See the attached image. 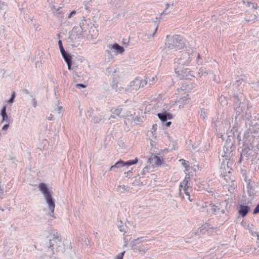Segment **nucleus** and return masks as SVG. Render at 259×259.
Returning <instances> with one entry per match:
<instances>
[{"label": "nucleus", "instance_id": "nucleus-1", "mask_svg": "<svg viewBox=\"0 0 259 259\" xmlns=\"http://www.w3.org/2000/svg\"><path fill=\"white\" fill-rule=\"evenodd\" d=\"M186 39L182 35L175 34L167 35L165 39V47L168 50L178 51L183 49L186 46Z\"/></svg>", "mask_w": 259, "mask_h": 259}, {"label": "nucleus", "instance_id": "nucleus-2", "mask_svg": "<svg viewBox=\"0 0 259 259\" xmlns=\"http://www.w3.org/2000/svg\"><path fill=\"white\" fill-rule=\"evenodd\" d=\"M38 188L39 190L43 194L47 203H48L49 209L52 213L51 216L55 218L56 217L54 216V214L55 204L54 201L53 199L51 192L49 190L47 187V185L45 183L39 184L38 185Z\"/></svg>", "mask_w": 259, "mask_h": 259}, {"label": "nucleus", "instance_id": "nucleus-3", "mask_svg": "<svg viewBox=\"0 0 259 259\" xmlns=\"http://www.w3.org/2000/svg\"><path fill=\"white\" fill-rule=\"evenodd\" d=\"M191 179L190 177H185L184 179L180 183L179 185V193L180 196H182L184 197L183 193L188 196V199L190 202L192 201V200L190 197V193L192 192V187L190 185Z\"/></svg>", "mask_w": 259, "mask_h": 259}, {"label": "nucleus", "instance_id": "nucleus-4", "mask_svg": "<svg viewBox=\"0 0 259 259\" xmlns=\"http://www.w3.org/2000/svg\"><path fill=\"white\" fill-rule=\"evenodd\" d=\"M53 236L50 239L49 247L53 249H57L62 243V239L59 234L56 230L52 232Z\"/></svg>", "mask_w": 259, "mask_h": 259}, {"label": "nucleus", "instance_id": "nucleus-5", "mask_svg": "<svg viewBox=\"0 0 259 259\" xmlns=\"http://www.w3.org/2000/svg\"><path fill=\"white\" fill-rule=\"evenodd\" d=\"M163 161V159L162 157L156 155L152 156L148 159L149 162L153 167L158 166L161 165Z\"/></svg>", "mask_w": 259, "mask_h": 259}, {"label": "nucleus", "instance_id": "nucleus-6", "mask_svg": "<svg viewBox=\"0 0 259 259\" xmlns=\"http://www.w3.org/2000/svg\"><path fill=\"white\" fill-rule=\"evenodd\" d=\"M157 116L162 122L166 121L167 119H171L173 118L172 114L169 112H167V111L158 113Z\"/></svg>", "mask_w": 259, "mask_h": 259}, {"label": "nucleus", "instance_id": "nucleus-7", "mask_svg": "<svg viewBox=\"0 0 259 259\" xmlns=\"http://www.w3.org/2000/svg\"><path fill=\"white\" fill-rule=\"evenodd\" d=\"M249 209V207L247 205H240L238 207V213L242 217H244L247 214Z\"/></svg>", "mask_w": 259, "mask_h": 259}, {"label": "nucleus", "instance_id": "nucleus-8", "mask_svg": "<svg viewBox=\"0 0 259 259\" xmlns=\"http://www.w3.org/2000/svg\"><path fill=\"white\" fill-rule=\"evenodd\" d=\"M61 54L65 62L67 64L68 69L71 70V57L69 54H67L65 51L61 53Z\"/></svg>", "mask_w": 259, "mask_h": 259}, {"label": "nucleus", "instance_id": "nucleus-9", "mask_svg": "<svg viewBox=\"0 0 259 259\" xmlns=\"http://www.w3.org/2000/svg\"><path fill=\"white\" fill-rule=\"evenodd\" d=\"M133 83L137 86L139 85L138 89H139L140 88H143L144 86H145L147 83V81L145 79L140 80L137 79L133 81Z\"/></svg>", "mask_w": 259, "mask_h": 259}, {"label": "nucleus", "instance_id": "nucleus-10", "mask_svg": "<svg viewBox=\"0 0 259 259\" xmlns=\"http://www.w3.org/2000/svg\"><path fill=\"white\" fill-rule=\"evenodd\" d=\"M1 114L2 116V122L5 121H7L8 119V115L7 114V113H6V106H4L2 110H1Z\"/></svg>", "mask_w": 259, "mask_h": 259}, {"label": "nucleus", "instance_id": "nucleus-11", "mask_svg": "<svg viewBox=\"0 0 259 259\" xmlns=\"http://www.w3.org/2000/svg\"><path fill=\"white\" fill-rule=\"evenodd\" d=\"M112 48L114 50H117L118 52V53L120 54H122L124 51V48L122 47L119 46L117 43L114 44L112 46Z\"/></svg>", "mask_w": 259, "mask_h": 259}, {"label": "nucleus", "instance_id": "nucleus-12", "mask_svg": "<svg viewBox=\"0 0 259 259\" xmlns=\"http://www.w3.org/2000/svg\"><path fill=\"white\" fill-rule=\"evenodd\" d=\"M138 161V158H136L134 160H131L127 161L126 162H124L122 160V166H125V165H131L136 164Z\"/></svg>", "mask_w": 259, "mask_h": 259}, {"label": "nucleus", "instance_id": "nucleus-13", "mask_svg": "<svg viewBox=\"0 0 259 259\" xmlns=\"http://www.w3.org/2000/svg\"><path fill=\"white\" fill-rule=\"evenodd\" d=\"M179 161L181 162V164L185 167L186 170H188L189 167V162L184 159H181Z\"/></svg>", "mask_w": 259, "mask_h": 259}, {"label": "nucleus", "instance_id": "nucleus-14", "mask_svg": "<svg viewBox=\"0 0 259 259\" xmlns=\"http://www.w3.org/2000/svg\"><path fill=\"white\" fill-rule=\"evenodd\" d=\"M122 160H120L117 162L114 165H112L110 168V170H112L114 167H119L122 166Z\"/></svg>", "mask_w": 259, "mask_h": 259}, {"label": "nucleus", "instance_id": "nucleus-15", "mask_svg": "<svg viewBox=\"0 0 259 259\" xmlns=\"http://www.w3.org/2000/svg\"><path fill=\"white\" fill-rule=\"evenodd\" d=\"M157 79V76L155 75L153 76L151 79H149V82L150 84H154Z\"/></svg>", "mask_w": 259, "mask_h": 259}, {"label": "nucleus", "instance_id": "nucleus-16", "mask_svg": "<svg viewBox=\"0 0 259 259\" xmlns=\"http://www.w3.org/2000/svg\"><path fill=\"white\" fill-rule=\"evenodd\" d=\"M243 3L247 7H250L251 6V2H250L249 0H243Z\"/></svg>", "mask_w": 259, "mask_h": 259}, {"label": "nucleus", "instance_id": "nucleus-17", "mask_svg": "<svg viewBox=\"0 0 259 259\" xmlns=\"http://www.w3.org/2000/svg\"><path fill=\"white\" fill-rule=\"evenodd\" d=\"M58 44H59V48H60V50L61 53H63V52H65V50H64V49L63 48V45H62V41L61 40H59Z\"/></svg>", "mask_w": 259, "mask_h": 259}, {"label": "nucleus", "instance_id": "nucleus-18", "mask_svg": "<svg viewBox=\"0 0 259 259\" xmlns=\"http://www.w3.org/2000/svg\"><path fill=\"white\" fill-rule=\"evenodd\" d=\"M121 110L122 109L121 108L115 109L113 111V113L119 115L121 113Z\"/></svg>", "mask_w": 259, "mask_h": 259}, {"label": "nucleus", "instance_id": "nucleus-19", "mask_svg": "<svg viewBox=\"0 0 259 259\" xmlns=\"http://www.w3.org/2000/svg\"><path fill=\"white\" fill-rule=\"evenodd\" d=\"M124 253H125V251H123V252H121V253L118 254L117 255L116 259H123Z\"/></svg>", "mask_w": 259, "mask_h": 259}, {"label": "nucleus", "instance_id": "nucleus-20", "mask_svg": "<svg viewBox=\"0 0 259 259\" xmlns=\"http://www.w3.org/2000/svg\"><path fill=\"white\" fill-rule=\"evenodd\" d=\"M87 86L81 83H77L76 84V87L78 88H85Z\"/></svg>", "mask_w": 259, "mask_h": 259}, {"label": "nucleus", "instance_id": "nucleus-21", "mask_svg": "<svg viewBox=\"0 0 259 259\" xmlns=\"http://www.w3.org/2000/svg\"><path fill=\"white\" fill-rule=\"evenodd\" d=\"M253 9H257V4L255 3H251V6Z\"/></svg>", "mask_w": 259, "mask_h": 259}, {"label": "nucleus", "instance_id": "nucleus-22", "mask_svg": "<svg viewBox=\"0 0 259 259\" xmlns=\"http://www.w3.org/2000/svg\"><path fill=\"white\" fill-rule=\"evenodd\" d=\"M9 124H5L3 127H2V130L3 131H7L8 130V128H9Z\"/></svg>", "mask_w": 259, "mask_h": 259}, {"label": "nucleus", "instance_id": "nucleus-23", "mask_svg": "<svg viewBox=\"0 0 259 259\" xmlns=\"http://www.w3.org/2000/svg\"><path fill=\"white\" fill-rule=\"evenodd\" d=\"M76 12L74 11H72L68 15V18H70L73 14H75Z\"/></svg>", "mask_w": 259, "mask_h": 259}, {"label": "nucleus", "instance_id": "nucleus-24", "mask_svg": "<svg viewBox=\"0 0 259 259\" xmlns=\"http://www.w3.org/2000/svg\"><path fill=\"white\" fill-rule=\"evenodd\" d=\"M3 193H4L3 189L0 186V196L3 195Z\"/></svg>", "mask_w": 259, "mask_h": 259}, {"label": "nucleus", "instance_id": "nucleus-25", "mask_svg": "<svg viewBox=\"0 0 259 259\" xmlns=\"http://www.w3.org/2000/svg\"><path fill=\"white\" fill-rule=\"evenodd\" d=\"M15 98V93L13 92L12 94L11 98L13 99V100H14Z\"/></svg>", "mask_w": 259, "mask_h": 259}, {"label": "nucleus", "instance_id": "nucleus-26", "mask_svg": "<svg viewBox=\"0 0 259 259\" xmlns=\"http://www.w3.org/2000/svg\"><path fill=\"white\" fill-rule=\"evenodd\" d=\"M125 186L124 185H123V186H119L118 187V189L119 190L120 188H122L123 189H125Z\"/></svg>", "mask_w": 259, "mask_h": 259}, {"label": "nucleus", "instance_id": "nucleus-27", "mask_svg": "<svg viewBox=\"0 0 259 259\" xmlns=\"http://www.w3.org/2000/svg\"><path fill=\"white\" fill-rule=\"evenodd\" d=\"M171 122L170 121H169V122H167L166 123V125L167 127H169L170 126V125H171Z\"/></svg>", "mask_w": 259, "mask_h": 259}, {"label": "nucleus", "instance_id": "nucleus-28", "mask_svg": "<svg viewBox=\"0 0 259 259\" xmlns=\"http://www.w3.org/2000/svg\"><path fill=\"white\" fill-rule=\"evenodd\" d=\"M14 101V100L11 98V99L8 101L9 103H12Z\"/></svg>", "mask_w": 259, "mask_h": 259}, {"label": "nucleus", "instance_id": "nucleus-29", "mask_svg": "<svg viewBox=\"0 0 259 259\" xmlns=\"http://www.w3.org/2000/svg\"><path fill=\"white\" fill-rule=\"evenodd\" d=\"M254 142L256 143L257 145L259 144V142L257 140H253L252 143H254Z\"/></svg>", "mask_w": 259, "mask_h": 259}, {"label": "nucleus", "instance_id": "nucleus-30", "mask_svg": "<svg viewBox=\"0 0 259 259\" xmlns=\"http://www.w3.org/2000/svg\"><path fill=\"white\" fill-rule=\"evenodd\" d=\"M52 118H53V116H51L50 117H48V119L50 120H52Z\"/></svg>", "mask_w": 259, "mask_h": 259}, {"label": "nucleus", "instance_id": "nucleus-31", "mask_svg": "<svg viewBox=\"0 0 259 259\" xmlns=\"http://www.w3.org/2000/svg\"><path fill=\"white\" fill-rule=\"evenodd\" d=\"M251 148H252V149H254V147H253V146H251ZM256 149H258V147H256ZM254 150H255V149H254Z\"/></svg>", "mask_w": 259, "mask_h": 259}, {"label": "nucleus", "instance_id": "nucleus-32", "mask_svg": "<svg viewBox=\"0 0 259 259\" xmlns=\"http://www.w3.org/2000/svg\"><path fill=\"white\" fill-rule=\"evenodd\" d=\"M129 173H132V171H131V170H129V171H128L126 172V174H129ZM125 174H126V172H125Z\"/></svg>", "mask_w": 259, "mask_h": 259}, {"label": "nucleus", "instance_id": "nucleus-33", "mask_svg": "<svg viewBox=\"0 0 259 259\" xmlns=\"http://www.w3.org/2000/svg\"><path fill=\"white\" fill-rule=\"evenodd\" d=\"M60 9H61V8H60V7H59V8L57 9V11H59Z\"/></svg>", "mask_w": 259, "mask_h": 259}]
</instances>
